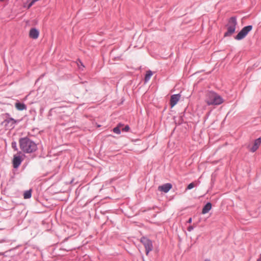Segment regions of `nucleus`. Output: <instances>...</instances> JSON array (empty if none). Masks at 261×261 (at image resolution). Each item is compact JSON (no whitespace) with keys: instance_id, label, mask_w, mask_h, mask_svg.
<instances>
[{"instance_id":"nucleus-1","label":"nucleus","mask_w":261,"mask_h":261,"mask_svg":"<svg viewBox=\"0 0 261 261\" xmlns=\"http://www.w3.org/2000/svg\"><path fill=\"white\" fill-rule=\"evenodd\" d=\"M20 148L27 153H30L37 149L36 144L28 138H22L19 141Z\"/></svg>"},{"instance_id":"nucleus-2","label":"nucleus","mask_w":261,"mask_h":261,"mask_svg":"<svg viewBox=\"0 0 261 261\" xmlns=\"http://www.w3.org/2000/svg\"><path fill=\"white\" fill-rule=\"evenodd\" d=\"M208 105H218L223 102V98L214 92H209L206 94L205 100Z\"/></svg>"},{"instance_id":"nucleus-3","label":"nucleus","mask_w":261,"mask_h":261,"mask_svg":"<svg viewBox=\"0 0 261 261\" xmlns=\"http://www.w3.org/2000/svg\"><path fill=\"white\" fill-rule=\"evenodd\" d=\"M237 24L236 18L234 17L230 18L227 24V31L225 33L224 37L231 36L235 32Z\"/></svg>"},{"instance_id":"nucleus-4","label":"nucleus","mask_w":261,"mask_h":261,"mask_svg":"<svg viewBox=\"0 0 261 261\" xmlns=\"http://www.w3.org/2000/svg\"><path fill=\"white\" fill-rule=\"evenodd\" d=\"M252 29V25H248L243 28L241 31L238 34V35L235 37V39L236 40H241L245 38L248 33L251 31Z\"/></svg>"},{"instance_id":"nucleus-5","label":"nucleus","mask_w":261,"mask_h":261,"mask_svg":"<svg viewBox=\"0 0 261 261\" xmlns=\"http://www.w3.org/2000/svg\"><path fill=\"white\" fill-rule=\"evenodd\" d=\"M141 242L144 245L146 253L147 255L152 250L153 247L151 241L145 237H142L141 239Z\"/></svg>"},{"instance_id":"nucleus-6","label":"nucleus","mask_w":261,"mask_h":261,"mask_svg":"<svg viewBox=\"0 0 261 261\" xmlns=\"http://www.w3.org/2000/svg\"><path fill=\"white\" fill-rule=\"evenodd\" d=\"M180 98V95L179 94H174L171 96L170 101V104L171 108H173L177 104L178 101L179 100Z\"/></svg>"},{"instance_id":"nucleus-7","label":"nucleus","mask_w":261,"mask_h":261,"mask_svg":"<svg viewBox=\"0 0 261 261\" xmlns=\"http://www.w3.org/2000/svg\"><path fill=\"white\" fill-rule=\"evenodd\" d=\"M172 187L171 184L167 183L158 187V190L160 191L164 192V193H167Z\"/></svg>"},{"instance_id":"nucleus-8","label":"nucleus","mask_w":261,"mask_h":261,"mask_svg":"<svg viewBox=\"0 0 261 261\" xmlns=\"http://www.w3.org/2000/svg\"><path fill=\"white\" fill-rule=\"evenodd\" d=\"M22 159L20 156L14 155L13 160V165L14 168H17L21 164Z\"/></svg>"},{"instance_id":"nucleus-9","label":"nucleus","mask_w":261,"mask_h":261,"mask_svg":"<svg viewBox=\"0 0 261 261\" xmlns=\"http://www.w3.org/2000/svg\"><path fill=\"white\" fill-rule=\"evenodd\" d=\"M260 143H261V139L260 138L256 139L254 142L252 147H251L250 148V151L252 152L255 151L258 149L259 146H260Z\"/></svg>"},{"instance_id":"nucleus-10","label":"nucleus","mask_w":261,"mask_h":261,"mask_svg":"<svg viewBox=\"0 0 261 261\" xmlns=\"http://www.w3.org/2000/svg\"><path fill=\"white\" fill-rule=\"evenodd\" d=\"M39 31L36 29H31L29 32V36L30 38L36 39L39 36Z\"/></svg>"},{"instance_id":"nucleus-11","label":"nucleus","mask_w":261,"mask_h":261,"mask_svg":"<svg viewBox=\"0 0 261 261\" xmlns=\"http://www.w3.org/2000/svg\"><path fill=\"white\" fill-rule=\"evenodd\" d=\"M212 208V204L210 202H208L203 207L202 210V214H205L207 213Z\"/></svg>"},{"instance_id":"nucleus-12","label":"nucleus","mask_w":261,"mask_h":261,"mask_svg":"<svg viewBox=\"0 0 261 261\" xmlns=\"http://www.w3.org/2000/svg\"><path fill=\"white\" fill-rule=\"evenodd\" d=\"M16 108L19 111L26 110L27 107L24 103L16 102L15 105Z\"/></svg>"},{"instance_id":"nucleus-13","label":"nucleus","mask_w":261,"mask_h":261,"mask_svg":"<svg viewBox=\"0 0 261 261\" xmlns=\"http://www.w3.org/2000/svg\"><path fill=\"white\" fill-rule=\"evenodd\" d=\"M122 126V124H119L117 127L113 128V132L117 134H120L121 133L120 130Z\"/></svg>"},{"instance_id":"nucleus-14","label":"nucleus","mask_w":261,"mask_h":261,"mask_svg":"<svg viewBox=\"0 0 261 261\" xmlns=\"http://www.w3.org/2000/svg\"><path fill=\"white\" fill-rule=\"evenodd\" d=\"M152 75V72L150 70H148L146 72V74L145 77V82H147Z\"/></svg>"},{"instance_id":"nucleus-15","label":"nucleus","mask_w":261,"mask_h":261,"mask_svg":"<svg viewBox=\"0 0 261 261\" xmlns=\"http://www.w3.org/2000/svg\"><path fill=\"white\" fill-rule=\"evenodd\" d=\"M32 195V190H29L28 191H26L23 194V197L24 199H29L31 197Z\"/></svg>"},{"instance_id":"nucleus-16","label":"nucleus","mask_w":261,"mask_h":261,"mask_svg":"<svg viewBox=\"0 0 261 261\" xmlns=\"http://www.w3.org/2000/svg\"><path fill=\"white\" fill-rule=\"evenodd\" d=\"M197 183L193 182L190 183L186 188V190H191L197 186Z\"/></svg>"},{"instance_id":"nucleus-17","label":"nucleus","mask_w":261,"mask_h":261,"mask_svg":"<svg viewBox=\"0 0 261 261\" xmlns=\"http://www.w3.org/2000/svg\"><path fill=\"white\" fill-rule=\"evenodd\" d=\"M6 122L8 123H11L12 124H15L16 122V121L12 118H8L5 120Z\"/></svg>"},{"instance_id":"nucleus-18","label":"nucleus","mask_w":261,"mask_h":261,"mask_svg":"<svg viewBox=\"0 0 261 261\" xmlns=\"http://www.w3.org/2000/svg\"><path fill=\"white\" fill-rule=\"evenodd\" d=\"M129 127L128 126V125H126L124 127H123V126L121 127V130L122 131L127 132L129 130Z\"/></svg>"},{"instance_id":"nucleus-19","label":"nucleus","mask_w":261,"mask_h":261,"mask_svg":"<svg viewBox=\"0 0 261 261\" xmlns=\"http://www.w3.org/2000/svg\"><path fill=\"white\" fill-rule=\"evenodd\" d=\"M12 147L15 149V150H17V147H16V143L15 142H13L12 143Z\"/></svg>"},{"instance_id":"nucleus-20","label":"nucleus","mask_w":261,"mask_h":261,"mask_svg":"<svg viewBox=\"0 0 261 261\" xmlns=\"http://www.w3.org/2000/svg\"><path fill=\"white\" fill-rule=\"evenodd\" d=\"M194 229V227L193 226H190L187 228V230L189 231H192Z\"/></svg>"},{"instance_id":"nucleus-21","label":"nucleus","mask_w":261,"mask_h":261,"mask_svg":"<svg viewBox=\"0 0 261 261\" xmlns=\"http://www.w3.org/2000/svg\"><path fill=\"white\" fill-rule=\"evenodd\" d=\"M192 219L191 218H190L188 221V223H191L192 222Z\"/></svg>"},{"instance_id":"nucleus-22","label":"nucleus","mask_w":261,"mask_h":261,"mask_svg":"<svg viewBox=\"0 0 261 261\" xmlns=\"http://www.w3.org/2000/svg\"><path fill=\"white\" fill-rule=\"evenodd\" d=\"M204 261H211L210 259H205Z\"/></svg>"},{"instance_id":"nucleus-23","label":"nucleus","mask_w":261,"mask_h":261,"mask_svg":"<svg viewBox=\"0 0 261 261\" xmlns=\"http://www.w3.org/2000/svg\"><path fill=\"white\" fill-rule=\"evenodd\" d=\"M257 261H261V255H260V258L258 259L257 260Z\"/></svg>"}]
</instances>
